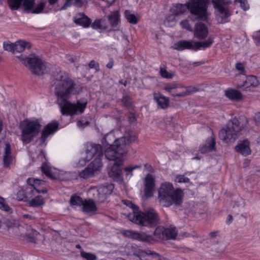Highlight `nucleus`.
Returning <instances> with one entry per match:
<instances>
[{"label":"nucleus","mask_w":260,"mask_h":260,"mask_svg":"<svg viewBox=\"0 0 260 260\" xmlns=\"http://www.w3.org/2000/svg\"><path fill=\"white\" fill-rule=\"evenodd\" d=\"M55 93L57 96V103L63 115H74L78 111L82 113L86 106V103L78 101L72 104L68 101L72 95L79 93L82 87L62 71L58 72L56 76Z\"/></svg>","instance_id":"obj_1"},{"label":"nucleus","mask_w":260,"mask_h":260,"mask_svg":"<svg viewBox=\"0 0 260 260\" xmlns=\"http://www.w3.org/2000/svg\"><path fill=\"white\" fill-rule=\"evenodd\" d=\"M123 203L132 210V212L126 215L128 219L133 222L143 226L154 227L158 224L159 218L156 211L149 208L144 212L138 210V207L131 201L123 200Z\"/></svg>","instance_id":"obj_2"},{"label":"nucleus","mask_w":260,"mask_h":260,"mask_svg":"<svg viewBox=\"0 0 260 260\" xmlns=\"http://www.w3.org/2000/svg\"><path fill=\"white\" fill-rule=\"evenodd\" d=\"M183 192L180 189H175L172 183L165 182L158 189L157 201L162 207H169L173 204L180 205L183 201Z\"/></svg>","instance_id":"obj_3"},{"label":"nucleus","mask_w":260,"mask_h":260,"mask_svg":"<svg viewBox=\"0 0 260 260\" xmlns=\"http://www.w3.org/2000/svg\"><path fill=\"white\" fill-rule=\"evenodd\" d=\"M207 0H189L187 6L182 4H176L172 9L176 16L184 13L188 9L193 17V20L198 19L205 20L207 19Z\"/></svg>","instance_id":"obj_4"},{"label":"nucleus","mask_w":260,"mask_h":260,"mask_svg":"<svg viewBox=\"0 0 260 260\" xmlns=\"http://www.w3.org/2000/svg\"><path fill=\"white\" fill-rule=\"evenodd\" d=\"M134 134L116 139L114 143L105 150V155L107 159L116 161L118 159H122V156L127 152V145L136 140Z\"/></svg>","instance_id":"obj_5"},{"label":"nucleus","mask_w":260,"mask_h":260,"mask_svg":"<svg viewBox=\"0 0 260 260\" xmlns=\"http://www.w3.org/2000/svg\"><path fill=\"white\" fill-rule=\"evenodd\" d=\"M247 123V120L245 118H241L240 119H233L227 124L225 128L220 131V139L225 143L235 141L239 132L246 126Z\"/></svg>","instance_id":"obj_6"},{"label":"nucleus","mask_w":260,"mask_h":260,"mask_svg":"<svg viewBox=\"0 0 260 260\" xmlns=\"http://www.w3.org/2000/svg\"><path fill=\"white\" fill-rule=\"evenodd\" d=\"M41 125L38 120H23L20 124L21 140L23 143L28 144L39 133Z\"/></svg>","instance_id":"obj_7"},{"label":"nucleus","mask_w":260,"mask_h":260,"mask_svg":"<svg viewBox=\"0 0 260 260\" xmlns=\"http://www.w3.org/2000/svg\"><path fill=\"white\" fill-rule=\"evenodd\" d=\"M17 57L24 65L28 67L32 74L40 76L47 72L45 63L37 55L32 54L28 57L20 55Z\"/></svg>","instance_id":"obj_8"},{"label":"nucleus","mask_w":260,"mask_h":260,"mask_svg":"<svg viewBox=\"0 0 260 260\" xmlns=\"http://www.w3.org/2000/svg\"><path fill=\"white\" fill-rule=\"evenodd\" d=\"M164 89L173 96L178 98L185 97L199 91L196 86H185L176 83L166 84L164 86Z\"/></svg>","instance_id":"obj_9"},{"label":"nucleus","mask_w":260,"mask_h":260,"mask_svg":"<svg viewBox=\"0 0 260 260\" xmlns=\"http://www.w3.org/2000/svg\"><path fill=\"white\" fill-rule=\"evenodd\" d=\"M212 3L218 22L221 23L227 22L228 18L232 15L229 9L232 2L230 0H212Z\"/></svg>","instance_id":"obj_10"},{"label":"nucleus","mask_w":260,"mask_h":260,"mask_svg":"<svg viewBox=\"0 0 260 260\" xmlns=\"http://www.w3.org/2000/svg\"><path fill=\"white\" fill-rule=\"evenodd\" d=\"M103 148L101 145L87 143L85 146V152L79 161V166H84L93 158L103 156Z\"/></svg>","instance_id":"obj_11"},{"label":"nucleus","mask_w":260,"mask_h":260,"mask_svg":"<svg viewBox=\"0 0 260 260\" xmlns=\"http://www.w3.org/2000/svg\"><path fill=\"white\" fill-rule=\"evenodd\" d=\"M155 187V181L153 176L148 174L144 180V196L146 199L152 197Z\"/></svg>","instance_id":"obj_12"},{"label":"nucleus","mask_w":260,"mask_h":260,"mask_svg":"<svg viewBox=\"0 0 260 260\" xmlns=\"http://www.w3.org/2000/svg\"><path fill=\"white\" fill-rule=\"evenodd\" d=\"M35 0H24L22 6L25 11L32 14H39L44 10L46 4L44 2H40L37 6H35Z\"/></svg>","instance_id":"obj_13"},{"label":"nucleus","mask_w":260,"mask_h":260,"mask_svg":"<svg viewBox=\"0 0 260 260\" xmlns=\"http://www.w3.org/2000/svg\"><path fill=\"white\" fill-rule=\"evenodd\" d=\"M123 159H118L116 160L108 173L111 178L119 182H121L123 180L121 170L120 169V167L123 165Z\"/></svg>","instance_id":"obj_14"},{"label":"nucleus","mask_w":260,"mask_h":260,"mask_svg":"<svg viewBox=\"0 0 260 260\" xmlns=\"http://www.w3.org/2000/svg\"><path fill=\"white\" fill-rule=\"evenodd\" d=\"M41 169L46 176L50 179H57L60 178L61 172L54 167L49 166L47 162L43 164Z\"/></svg>","instance_id":"obj_15"},{"label":"nucleus","mask_w":260,"mask_h":260,"mask_svg":"<svg viewBox=\"0 0 260 260\" xmlns=\"http://www.w3.org/2000/svg\"><path fill=\"white\" fill-rule=\"evenodd\" d=\"M134 255L140 260H161V256L158 253L150 250L139 251L134 253Z\"/></svg>","instance_id":"obj_16"},{"label":"nucleus","mask_w":260,"mask_h":260,"mask_svg":"<svg viewBox=\"0 0 260 260\" xmlns=\"http://www.w3.org/2000/svg\"><path fill=\"white\" fill-rule=\"evenodd\" d=\"M174 49L182 51L185 49L196 50L195 41L192 40H180L174 44Z\"/></svg>","instance_id":"obj_17"},{"label":"nucleus","mask_w":260,"mask_h":260,"mask_svg":"<svg viewBox=\"0 0 260 260\" xmlns=\"http://www.w3.org/2000/svg\"><path fill=\"white\" fill-rule=\"evenodd\" d=\"M58 126V123L57 122L49 123L46 125L42 132V137L41 139V143L42 144L45 143L49 135L53 134L57 131Z\"/></svg>","instance_id":"obj_18"},{"label":"nucleus","mask_w":260,"mask_h":260,"mask_svg":"<svg viewBox=\"0 0 260 260\" xmlns=\"http://www.w3.org/2000/svg\"><path fill=\"white\" fill-rule=\"evenodd\" d=\"M15 160V157L12 154L11 146L9 143H6L4 148L3 154V161L4 166L6 167H9L13 164Z\"/></svg>","instance_id":"obj_19"},{"label":"nucleus","mask_w":260,"mask_h":260,"mask_svg":"<svg viewBox=\"0 0 260 260\" xmlns=\"http://www.w3.org/2000/svg\"><path fill=\"white\" fill-rule=\"evenodd\" d=\"M113 189L114 186L112 184L100 186L98 189L99 200L101 202H104L112 193Z\"/></svg>","instance_id":"obj_20"},{"label":"nucleus","mask_w":260,"mask_h":260,"mask_svg":"<svg viewBox=\"0 0 260 260\" xmlns=\"http://www.w3.org/2000/svg\"><path fill=\"white\" fill-rule=\"evenodd\" d=\"M208 34V30L206 25L202 22L197 23L194 27V36L202 40L205 39Z\"/></svg>","instance_id":"obj_21"},{"label":"nucleus","mask_w":260,"mask_h":260,"mask_svg":"<svg viewBox=\"0 0 260 260\" xmlns=\"http://www.w3.org/2000/svg\"><path fill=\"white\" fill-rule=\"evenodd\" d=\"M74 21L78 25L84 27H88L91 24V20L83 13H78L75 17Z\"/></svg>","instance_id":"obj_22"},{"label":"nucleus","mask_w":260,"mask_h":260,"mask_svg":"<svg viewBox=\"0 0 260 260\" xmlns=\"http://www.w3.org/2000/svg\"><path fill=\"white\" fill-rule=\"evenodd\" d=\"M94 163H90V164L84 170L79 173V176L81 178L86 179L94 176L96 173V169L99 167L98 166L95 167L93 166Z\"/></svg>","instance_id":"obj_23"},{"label":"nucleus","mask_w":260,"mask_h":260,"mask_svg":"<svg viewBox=\"0 0 260 260\" xmlns=\"http://www.w3.org/2000/svg\"><path fill=\"white\" fill-rule=\"evenodd\" d=\"M153 96L154 100L161 109H165L169 107V99L168 98L164 96L159 92L154 93Z\"/></svg>","instance_id":"obj_24"},{"label":"nucleus","mask_w":260,"mask_h":260,"mask_svg":"<svg viewBox=\"0 0 260 260\" xmlns=\"http://www.w3.org/2000/svg\"><path fill=\"white\" fill-rule=\"evenodd\" d=\"M249 145V141L247 140H245L242 142H240L235 147V149L236 151L239 153H240L243 155L246 156L251 153V150Z\"/></svg>","instance_id":"obj_25"},{"label":"nucleus","mask_w":260,"mask_h":260,"mask_svg":"<svg viewBox=\"0 0 260 260\" xmlns=\"http://www.w3.org/2000/svg\"><path fill=\"white\" fill-rule=\"evenodd\" d=\"M215 141L214 136L207 140L206 143L200 147V151L202 153H206L214 150L215 148Z\"/></svg>","instance_id":"obj_26"},{"label":"nucleus","mask_w":260,"mask_h":260,"mask_svg":"<svg viewBox=\"0 0 260 260\" xmlns=\"http://www.w3.org/2000/svg\"><path fill=\"white\" fill-rule=\"evenodd\" d=\"M81 206L83 211L86 213L95 212L97 209L95 202L91 199L84 200Z\"/></svg>","instance_id":"obj_27"},{"label":"nucleus","mask_w":260,"mask_h":260,"mask_svg":"<svg viewBox=\"0 0 260 260\" xmlns=\"http://www.w3.org/2000/svg\"><path fill=\"white\" fill-rule=\"evenodd\" d=\"M120 14L118 11L112 12L107 18L112 27H116L120 21Z\"/></svg>","instance_id":"obj_28"},{"label":"nucleus","mask_w":260,"mask_h":260,"mask_svg":"<svg viewBox=\"0 0 260 260\" xmlns=\"http://www.w3.org/2000/svg\"><path fill=\"white\" fill-rule=\"evenodd\" d=\"M259 84V82L255 76H249L246 78V80L244 82L243 86L245 88L251 87H255L258 86Z\"/></svg>","instance_id":"obj_29"},{"label":"nucleus","mask_w":260,"mask_h":260,"mask_svg":"<svg viewBox=\"0 0 260 260\" xmlns=\"http://www.w3.org/2000/svg\"><path fill=\"white\" fill-rule=\"evenodd\" d=\"M30 45L28 42L24 41H19L14 43L15 53L23 52L25 48H30Z\"/></svg>","instance_id":"obj_30"},{"label":"nucleus","mask_w":260,"mask_h":260,"mask_svg":"<svg viewBox=\"0 0 260 260\" xmlns=\"http://www.w3.org/2000/svg\"><path fill=\"white\" fill-rule=\"evenodd\" d=\"M134 239L142 242H151L153 240V238L152 236L144 232H136V234H134Z\"/></svg>","instance_id":"obj_31"},{"label":"nucleus","mask_w":260,"mask_h":260,"mask_svg":"<svg viewBox=\"0 0 260 260\" xmlns=\"http://www.w3.org/2000/svg\"><path fill=\"white\" fill-rule=\"evenodd\" d=\"M178 232L174 226H171L169 228H165V239H176Z\"/></svg>","instance_id":"obj_32"},{"label":"nucleus","mask_w":260,"mask_h":260,"mask_svg":"<svg viewBox=\"0 0 260 260\" xmlns=\"http://www.w3.org/2000/svg\"><path fill=\"white\" fill-rule=\"evenodd\" d=\"M225 95L232 100L238 101L242 99L241 93L234 89H229L225 91Z\"/></svg>","instance_id":"obj_33"},{"label":"nucleus","mask_w":260,"mask_h":260,"mask_svg":"<svg viewBox=\"0 0 260 260\" xmlns=\"http://www.w3.org/2000/svg\"><path fill=\"white\" fill-rule=\"evenodd\" d=\"M213 43L212 38L209 37L204 41H195L196 50H200L201 48H206L209 47Z\"/></svg>","instance_id":"obj_34"},{"label":"nucleus","mask_w":260,"mask_h":260,"mask_svg":"<svg viewBox=\"0 0 260 260\" xmlns=\"http://www.w3.org/2000/svg\"><path fill=\"white\" fill-rule=\"evenodd\" d=\"M29 204L31 207H38L43 205L44 204V202L43 198L40 196H38L29 201Z\"/></svg>","instance_id":"obj_35"},{"label":"nucleus","mask_w":260,"mask_h":260,"mask_svg":"<svg viewBox=\"0 0 260 260\" xmlns=\"http://www.w3.org/2000/svg\"><path fill=\"white\" fill-rule=\"evenodd\" d=\"M104 20L102 19H98L94 20V21L91 23V26L93 29H106L108 27L107 26L104 25Z\"/></svg>","instance_id":"obj_36"},{"label":"nucleus","mask_w":260,"mask_h":260,"mask_svg":"<svg viewBox=\"0 0 260 260\" xmlns=\"http://www.w3.org/2000/svg\"><path fill=\"white\" fill-rule=\"evenodd\" d=\"M165 228L159 226L155 230L153 235L156 238L165 239Z\"/></svg>","instance_id":"obj_37"},{"label":"nucleus","mask_w":260,"mask_h":260,"mask_svg":"<svg viewBox=\"0 0 260 260\" xmlns=\"http://www.w3.org/2000/svg\"><path fill=\"white\" fill-rule=\"evenodd\" d=\"M9 7L13 10H18L20 7L22 0H7Z\"/></svg>","instance_id":"obj_38"},{"label":"nucleus","mask_w":260,"mask_h":260,"mask_svg":"<svg viewBox=\"0 0 260 260\" xmlns=\"http://www.w3.org/2000/svg\"><path fill=\"white\" fill-rule=\"evenodd\" d=\"M125 16L127 20L129 23L135 24L138 22L137 17L134 14H131L129 11L126 10L125 11Z\"/></svg>","instance_id":"obj_39"},{"label":"nucleus","mask_w":260,"mask_h":260,"mask_svg":"<svg viewBox=\"0 0 260 260\" xmlns=\"http://www.w3.org/2000/svg\"><path fill=\"white\" fill-rule=\"evenodd\" d=\"M81 256L86 260H96V256L91 253L85 252L83 250L80 251Z\"/></svg>","instance_id":"obj_40"},{"label":"nucleus","mask_w":260,"mask_h":260,"mask_svg":"<svg viewBox=\"0 0 260 260\" xmlns=\"http://www.w3.org/2000/svg\"><path fill=\"white\" fill-rule=\"evenodd\" d=\"M84 200L82 199L81 198L78 196H72L71 198L70 202L71 205H77L79 206H81L82 204H83V202Z\"/></svg>","instance_id":"obj_41"},{"label":"nucleus","mask_w":260,"mask_h":260,"mask_svg":"<svg viewBox=\"0 0 260 260\" xmlns=\"http://www.w3.org/2000/svg\"><path fill=\"white\" fill-rule=\"evenodd\" d=\"M38 181H39L37 180V179H35V178H28L27 180V182L28 184L33 186L34 189L35 190H36V191L38 193H46L47 190L45 189L39 190L36 188L35 183V182H38Z\"/></svg>","instance_id":"obj_42"},{"label":"nucleus","mask_w":260,"mask_h":260,"mask_svg":"<svg viewBox=\"0 0 260 260\" xmlns=\"http://www.w3.org/2000/svg\"><path fill=\"white\" fill-rule=\"evenodd\" d=\"M160 74L162 78L167 79H171L174 76V74L168 72L163 68H160Z\"/></svg>","instance_id":"obj_43"},{"label":"nucleus","mask_w":260,"mask_h":260,"mask_svg":"<svg viewBox=\"0 0 260 260\" xmlns=\"http://www.w3.org/2000/svg\"><path fill=\"white\" fill-rule=\"evenodd\" d=\"M102 156H98L95 158H94V159L90 163H94L93 166L96 168V166H100L96 169V172L97 171H100L102 167V162L101 157Z\"/></svg>","instance_id":"obj_44"},{"label":"nucleus","mask_w":260,"mask_h":260,"mask_svg":"<svg viewBox=\"0 0 260 260\" xmlns=\"http://www.w3.org/2000/svg\"><path fill=\"white\" fill-rule=\"evenodd\" d=\"M175 181L178 183H187L190 181L188 178L186 177L183 175H177L175 177Z\"/></svg>","instance_id":"obj_45"},{"label":"nucleus","mask_w":260,"mask_h":260,"mask_svg":"<svg viewBox=\"0 0 260 260\" xmlns=\"http://www.w3.org/2000/svg\"><path fill=\"white\" fill-rule=\"evenodd\" d=\"M0 209L9 212L11 209L10 207L5 203V200L4 198L0 197Z\"/></svg>","instance_id":"obj_46"},{"label":"nucleus","mask_w":260,"mask_h":260,"mask_svg":"<svg viewBox=\"0 0 260 260\" xmlns=\"http://www.w3.org/2000/svg\"><path fill=\"white\" fill-rule=\"evenodd\" d=\"M234 3L235 4L240 3L241 8L244 11L249 9V6L246 0H235Z\"/></svg>","instance_id":"obj_47"},{"label":"nucleus","mask_w":260,"mask_h":260,"mask_svg":"<svg viewBox=\"0 0 260 260\" xmlns=\"http://www.w3.org/2000/svg\"><path fill=\"white\" fill-rule=\"evenodd\" d=\"M181 27L189 31H192V27L189 23L188 20H184L181 21L180 23Z\"/></svg>","instance_id":"obj_48"},{"label":"nucleus","mask_w":260,"mask_h":260,"mask_svg":"<svg viewBox=\"0 0 260 260\" xmlns=\"http://www.w3.org/2000/svg\"><path fill=\"white\" fill-rule=\"evenodd\" d=\"M17 197L18 200L26 201L27 200V197L25 195L24 190H19L17 194Z\"/></svg>","instance_id":"obj_49"},{"label":"nucleus","mask_w":260,"mask_h":260,"mask_svg":"<svg viewBox=\"0 0 260 260\" xmlns=\"http://www.w3.org/2000/svg\"><path fill=\"white\" fill-rule=\"evenodd\" d=\"M3 47L5 50L11 51L15 53L14 44L4 43Z\"/></svg>","instance_id":"obj_50"},{"label":"nucleus","mask_w":260,"mask_h":260,"mask_svg":"<svg viewBox=\"0 0 260 260\" xmlns=\"http://www.w3.org/2000/svg\"><path fill=\"white\" fill-rule=\"evenodd\" d=\"M254 42L257 46H260V30L256 31L253 35Z\"/></svg>","instance_id":"obj_51"},{"label":"nucleus","mask_w":260,"mask_h":260,"mask_svg":"<svg viewBox=\"0 0 260 260\" xmlns=\"http://www.w3.org/2000/svg\"><path fill=\"white\" fill-rule=\"evenodd\" d=\"M73 0H66L64 5L60 8V10H63L67 9L68 7L72 6V5H74Z\"/></svg>","instance_id":"obj_52"},{"label":"nucleus","mask_w":260,"mask_h":260,"mask_svg":"<svg viewBox=\"0 0 260 260\" xmlns=\"http://www.w3.org/2000/svg\"><path fill=\"white\" fill-rule=\"evenodd\" d=\"M136 234V232L131 230H126L123 232V234L125 236L134 239V234Z\"/></svg>","instance_id":"obj_53"},{"label":"nucleus","mask_w":260,"mask_h":260,"mask_svg":"<svg viewBox=\"0 0 260 260\" xmlns=\"http://www.w3.org/2000/svg\"><path fill=\"white\" fill-rule=\"evenodd\" d=\"M89 122L88 121H84L83 120H80L77 122V126L80 128H84L88 125Z\"/></svg>","instance_id":"obj_54"},{"label":"nucleus","mask_w":260,"mask_h":260,"mask_svg":"<svg viewBox=\"0 0 260 260\" xmlns=\"http://www.w3.org/2000/svg\"><path fill=\"white\" fill-rule=\"evenodd\" d=\"M176 16L174 14L173 15H171L169 16L167 18V20L165 22V23L167 24V22H173L175 21Z\"/></svg>","instance_id":"obj_55"},{"label":"nucleus","mask_w":260,"mask_h":260,"mask_svg":"<svg viewBox=\"0 0 260 260\" xmlns=\"http://www.w3.org/2000/svg\"><path fill=\"white\" fill-rule=\"evenodd\" d=\"M236 68L237 70L243 72L244 71V67L242 63H237L236 64Z\"/></svg>","instance_id":"obj_56"},{"label":"nucleus","mask_w":260,"mask_h":260,"mask_svg":"<svg viewBox=\"0 0 260 260\" xmlns=\"http://www.w3.org/2000/svg\"><path fill=\"white\" fill-rule=\"evenodd\" d=\"M82 0H75L74 5L77 7H81L83 6Z\"/></svg>","instance_id":"obj_57"},{"label":"nucleus","mask_w":260,"mask_h":260,"mask_svg":"<svg viewBox=\"0 0 260 260\" xmlns=\"http://www.w3.org/2000/svg\"><path fill=\"white\" fill-rule=\"evenodd\" d=\"M88 66L91 69H93V68H95L96 67V66H98V63H97L94 60H91L89 64H88Z\"/></svg>","instance_id":"obj_58"},{"label":"nucleus","mask_w":260,"mask_h":260,"mask_svg":"<svg viewBox=\"0 0 260 260\" xmlns=\"http://www.w3.org/2000/svg\"><path fill=\"white\" fill-rule=\"evenodd\" d=\"M254 119L257 124H260V113H257L255 115Z\"/></svg>","instance_id":"obj_59"},{"label":"nucleus","mask_w":260,"mask_h":260,"mask_svg":"<svg viewBox=\"0 0 260 260\" xmlns=\"http://www.w3.org/2000/svg\"><path fill=\"white\" fill-rule=\"evenodd\" d=\"M128 168V167H126L124 168V171L125 172V175L128 176L129 177H131L133 175L132 170H126V169Z\"/></svg>","instance_id":"obj_60"},{"label":"nucleus","mask_w":260,"mask_h":260,"mask_svg":"<svg viewBox=\"0 0 260 260\" xmlns=\"http://www.w3.org/2000/svg\"><path fill=\"white\" fill-rule=\"evenodd\" d=\"M114 64V61L113 59H111L110 61L107 64L106 67L109 69L112 68Z\"/></svg>","instance_id":"obj_61"},{"label":"nucleus","mask_w":260,"mask_h":260,"mask_svg":"<svg viewBox=\"0 0 260 260\" xmlns=\"http://www.w3.org/2000/svg\"><path fill=\"white\" fill-rule=\"evenodd\" d=\"M37 180H38L39 181L38 182H35V187L36 188H37V187L41 184H42L43 183H45V181L43 180H40V179H37Z\"/></svg>","instance_id":"obj_62"},{"label":"nucleus","mask_w":260,"mask_h":260,"mask_svg":"<svg viewBox=\"0 0 260 260\" xmlns=\"http://www.w3.org/2000/svg\"><path fill=\"white\" fill-rule=\"evenodd\" d=\"M141 167L140 166H129L128 168L126 169V170H132L133 171L134 169L140 168Z\"/></svg>","instance_id":"obj_63"},{"label":"nucleus","mask_w":260,"mask_h":260,"mask_svg":"<svg viewBox=\"0 0 260 260\" xmlns=\"http://www.w3.org/2000/svg\"><path fill=\"white\" fill-rule=\"evenodd\" d=\"M233 220V217L231 215H229L226 220V223L230 224Z\"/></svg>","instance_id":"obj_64"}]
</instances>
